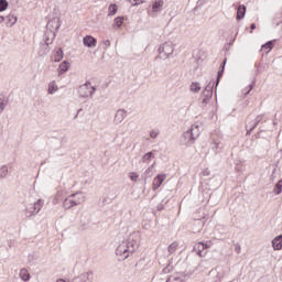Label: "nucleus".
<instances>
[{"label": "nucleus", "mask_w": 282, "mask_h": 282, "mask_svg": "<svg viewBox=\"0 0 282 282\" xmlns=\"http://www.w3.org/2000/svg\"><path fill=\"white\" fill-rule=\"evenodd\" d=\"M138 248H140V236L132 234L117 247L116 254L122 260L129 259Z\"/></svg>", "instance_id": "1"}, {"label": "nucleus", "mask_w": 282, "mask_h": 282, "mask_svg": "<svg viewBox=\"0 0 282 282\" xmlns=\"http://www.w3.org/2000/svg\"><path fill=\"white\" fill-rule=\"evenodd\" d=\"M200 134L202 130H199V126L192 124L191 128L181 135V147H193Z\"/></svg>", "instance_id": "2"}, {"label": "nucleus", "mask_w": 282, "mask_h": 282, "mask_svg": "<svg viewBox=\"0 0 282 282\" xmlns=\"http://www.w3.org/2000/svg\"><path fill=\"white\" fill-rule=\"evenodd\" d=\"M43 199H37L35 203H31L25 207V215L30 219V217H34V215H39L41 213V208H43Z\"/></svg>", "instance_id": "3"}, {"label": "nucleus", "mask_w": 282, "mask_h": 282, "mask_svg": "<svg viewBox=\"0 0 282 282\" xmlns=\"http://www.w3.org/2000/svg\"><path fill=\"white\" fill-rule=\"evenodd\" d=\"M173 52H175V46L171 42H165L159 47V56L163 58V61H166V58L173 55Z\"/></svg>", "instance_id": "4"}, {"label": "nucleus", "mask_w": 282, "mask_h": 282, "mask_svg": "<svg viewBox=\"0 0 282 282\" xmlns=\"http://www.w3.org/2000/svg\"><path fill=\"white\" fill-rule=\"evenodd\" d=\"M79 98H91L96 94V87L90 82H86L78 89Z\"/></svg>", "instance_id": "5"}, {"label": "nucleus", "mask_w": 282, "mask_h": 282, "mask_svg": "<svg viewBox=\"0 0 282 282\" xmlns=\"http://www.w3.org/2000/svg\"><path fill=\"white\" fill-rule=\"evenodd\" d=\"M263 116L264 115H258L254 119L248 117L246 120V131H247V135H250V133H252V130L256 127H259L260 122H263Z\"/></svg>", "instance_id": "6"}, {"label": "nucleus", "mask_w": 282, "mask_h": 282, "mask_svg": "<svg viewBox=\"0 0 282 282\" xmlns=\"http://www.w3.org/2000/svg\"><path fill=\"white\" fill-rule=\"evenodd\" d=\"M210 246H213L212 242H197L194 246V250L196 251V253L198 254V257H206V252H204V250H208V248H210Z\"/></svg>", "instance_id": "7"}, {"label": "nucleus", "mask_w": 282, "mask_h": 282, "mask_svg": "<svg viewBox=\"0 0 282 282\" xmlns=\"http://www.w3.org/2000/svg\"><path fill=\"white\" fill-rule=\"evenodd\" d=\"M70 282H94V271H88L75 276Z\"/></svg>", "instance_id": "8"}, {"label": "nucleus", "mask_w": 282, "mask_h": 282, "mask_svg": "<svg viewBox=\"0 0 282 282\" xmlns=\"http://www.w3.org/2000/svg\"><path fill=\"white\" fill-rule=\"evenodd\" d=\"M61 29V19L54 18L50 20L46 24V31L52 30L53 32H58Z\"/></svg>", "instance_id": "9"}, {"label": "nucleus", "mask_w": 282, "mask_h": 282, "mask_svg": "<svg viewBox=\"0 0 282 282\" xmlns=\"http://www.w3.org/2000/svg\"><path fill=\"white\" fill-rule=\"evenodd\" d=\"M54 39H56V32H54L53 30L45 31L42 43L46 45H52L54 43Z\"/></svg>", "instance_id": "10"}, {"label": "nucleus", "mask_w": 282, "mask_h": 282, "mask_svg": "<svg viewBox=\"0 0 282 282\" xmlns=\"http://www.w3.org/2000/svg\"><path fill=\"white\" fill-rule=\"evenodd\" d=\"M64 56L65 54L63 53V48L56 47L51 55V61H53L54 63H61Z\"/></svg>", "instance_id": "11"}, {"label": "nucleus", "mask_w": 282, "mask_h": 282, "mask_svg": "<svg viewBox=\"0 0 282 282\" xmlns=\"http://www.w3.org/2000/svg\"><path fill=\"white\" fill-rule=\"evenodd\" d=\"M83 44L85 47H96V45H98V40L91 35H86L83 37Z\"/></svg>", "instance_id": "12"}, {"label": "nucleus", "mask_w": 282, "mask_h": 282, "mask_svg": "<svg viewBox=\"0 0 282 282\" xmlns=\"http://www.w3.org/2000/svg\"><path fill=\"white\" fill-rule=\"evenodd\" d=\"M213 89H215V82H209L208 85L203 90L202 97L203 98H209L212 100Z\"/></svg>", "instance_id": "13"}, {"label": "nucleus", "mask_w": 282, "mask_h": 282, "mask_svg": "<svg viewBox=\"0 0 282 282\" xmlns=\"http://www.w3.org/2000/svg\"><path fill=\"white\" fill-rule=\"evenodd\" d=\"M124 118H127V110L124 109H118L115 115L113 122L116 124H120L124 121Z\"/></svg>", "instance_id": "14"}, {"label": "nucleus", "mask_w": 282, "mask_h": 282, "mask_svg": "<svg viewBox=\"0 0 282 282\" xmlns=\"http://www.w3.org/2000/svg\"><path fill=\"white\" fill-rule=\"evenodd\" d=\"M70 197L75 202V206H80V204H84L85 202V194L83 192L70 194Z\"/></svg>", "instance_id": "15"}, {"label": "nucleus", "mask_w": 282, "mask_h": 282, "mask_svg": "<svg viewBox=\"0 0 282 282\" xmlns=\"http://www.w3.org/2000/svg\"><path fill=\"white\" fill-rule=\"evenodd\" d=\"M164 180H166L165 174H159L158 176H155L153 180V191H158V188L162 186Z\"/></svg>", "instance_id": "16"}, {"label": "nucleus", "mask_w": 282, "mask_h": 282, "mask_svg": "<svg viewBox=\"0 0 282 282\" xmlns=\"http://www.w3.org/2000/svg\"><path fill=\"white\" fill-rule=\"evenodd\" d=\"M69 67H72V64H69V62L67 61L62 62L57 68L58 76H63V74L68 72Z\"/></svg>", "instance_id": "17"}, {"label": "nucleus", "mask_w": 282, "mask_h": 282, "mask_svg": "<svg viewBox=\"0 0 282 282\" xmlns=\"http://www.w3.org/2000/svg\"><path fill=\"white\" fill-rule=\"evenodd\" d=\"M164 9V0H154L152 3V12L158 13L162 12Z\"/></svg>", "instance_id": "18"}, {"label": "nucleus", "mask_w": 282, "mask_h": 282, "mask_svg": "<svg viewBox=\"0 0 282 282\" xmlns=\"http://www.w3.org/2000/svg\"><path fill=\"white\" fill-rule=\"evenodd\" d=\"M50 44H45L43 42L40 43V50L37 52L39 56L43 57V56H47V54H50Z\"/></svg>", "instance_id": "19"}, {"label": "nucleus", "mask_w": 282, "mask_h": 282, "mask_svg": "<svg viewBox=\"0 0 282 282\" xmlns=\"http://www.w3.org/2000/svg\"><path fill=\"white\" fill-rule=\"evenodd\" d=\"M74 206H76V203L70 195L64 199L63 207L65 208V210H69V208H74Z\"/></svg>", "instance_id": "20"}, {"label": "nucleus", "mask_w": 282, "mask_h": 282, "mask_svg": "<svg viewBox=\"0 0 282 282\" xmlns=\"http://www.w3.org/2000/svg\"><path fill=\"white\" fill-rule=\"evenodd\" d=\"M272 247H273V250H281L282 249V235L275 237L272 240Z\"/></svg>", "instance_id": "21"}, {"label": "nucleus", "mask_w": 282, "mask_h": 282, "mask_svg": "<svg viewBox=\"0 0 282 282\" xmlns=\"http://www.w3.org/2000/svg\"><path fill=\"white\" fill-rule=\"evenodd\" d=\"M227 61H228L227 58L224 59L223 64L220 65V68L218 70V73H217L216 87L219 85V80L221 79V76H224V69H226V62Z\"/></svg>", "instance_id": "22"}, {"label": "nucleus", "mask_w": 282, "mask_h": 282, "mask_svg": "<svg viewBox=\"0 0 282 282\" xmlns=\"http://www.w3.org/2000/svg\"><path fill=\"white\" fill-rule=\"evenodd\" d=\"M124 23V17H117L115 20H113V24H112V28L115 30H120V28H122V24Z\"/></svg>", "instance_id": "23"}, {"label": "nucleus", "mask_w": 282, "mask_h": 282, "mask_svg": "<svg viewBox=\"0 0 282 282\" xmlns=\"http://www.w3.org/2000/svg\"><path fill=\"white\" fill-rule=\"evenodd\" d=\"M20 279L24 282L30 281L31 275H30V271H28V269L23 268L20 270Z\"/></svg>", "instance_id": "24"}, {"label": "nucleus", "mask_w": 282, "mask_h": 282, "mask_svg": "<svg viewBox=\"0 0 282 282\" xmlns=\"http://www.w3.org/2000/svg\"><path fill=\"white\" fill-rule=\"evenodd\" d=\"M4 21H7V25H10V28H12V25L17 23L18 18L14 14H9L4 17Z\"/></svg>", "instance_id": "25"}, {"label": "nucleus", "mask_w": 282, "mask_h": 282, "mask_svg": "<svg viewBox=\"0 0 282 282\" xmlns=\"http://www.w3.org/2000/svg\"><path fill=\"white\" fill-rule=\"evenodd\" d=\"M246 17V6L240 4L237 10V20L241 21Z\"/></svg>", "instance_id": "26"}, {"label": "nucleus", "mask_w": 282, "mask_h": 282, "mask_svg": "<svg viewBox=\"0 0 282 282\" xmlns=\"http://www.w3.org/2000/svg\"><path fill=\"white\" fill-rule=\"evenodd\" d=\"M118 14V4L111 3L108 7V17H116Z\"/></svg>", "instance_id": "27"}, {"label": "nucleus", "mask_w": 282, "mask_h": 282, "mask_svg": "<svg viewBox=\"0 0 282 282\" xmlns=\"http://www.w3.org/2000/svg\"><path fill=\"white\" fill-rule=\"evenodd\" d=\"M153 158H155V154H153V152H148L142 156L141 162L149 164Z\"/></svg>", "instance_id": "28"}, {"label": "nucleus", "mask_w": 282, "mask_h": 282, "mask_svg": "<svg viewBox=\"0 0 282 282\" xmlns=\"http://www.w3.org/2000/svg\"><path fill=\"white\" fill-rule=\"evenodd\" d=\"M153 166L155 165L152 164L145 170V172L142 175L143 180H149V177H153Z\"/></svg>", "instance_id": "29"}, {"label": "nucleus", "mask_w": 282, "mask_h": 282, "mask_svg": "<svg viewBox=\"0 0 282 282\" xmlns=\"http://www.w3.org/2000/svg\"><path fill=\"white\" fill-rule=\"evenodd\" d=\"M58 90V85H56V82L53 80L48 84V94L54 95Z\"/></svg>", "instance_id": "30"}, {"label": "nucleus", "mask_w": 282, "mask_h": 282, "mask_svg": "<svg viewBox=\"0 0 282 282\" xmlns=\"http://www.w3.org/2000/svg\"><path fill=\"white\" fill-rule=\"evenodd\" d=\"M191 91H193L194 94H199V91H202V86L199 85V83L193 82L191 84Z\"/></svg>", "instance_id": "31"}, {"label": "nucleus", "mask_w": 282, "mask_h": 282, "mask_svg": "<svg viewBox=\"0 0 282 282\" xmlns=\"http://www.w3.org/2000/svg\"><path fill=\"white\" fill-rule=\"evenodd\" d=\"M177 248H180V243L177 241L172 242L169 247H167V251L170 254L175 253V251L177 250Z\"/></svg>", "instance_id": "32"}, {"label": "nucleus", "mask_w": 282, "mask_h": 282, "mask_svg": "<svg viewBox=\"0 0 282 282\" xmlns=\"http://www.w3.org/2000/svg\"><path fill=\"white\" fill-rule=\"evenodd\" d=\"M262 50H267V54H268V52H272V50H274V40L269 41L265 44H263Z\"/></svg>", "instance_id": "33"}, {"label": "nucleus", "mask_w": 282, "mask_h": 282, "mask_svg": "<svg viewBox=\"0 0 282 282\" xmlns=\"http://www.w3.org/2000/svg\"><path fill=\"white\" fill-rule=\"evenodd\" d=\"M8 177V165H2L0 167V180H6Z\"/></svg>", "instance_id": "34"}, {"label": "nucleus", "mask_w": 282, "mask_h": 282, "mask_svg": "<svg viewBox=\"0 0 282 282\" xmlns=\"http://www.w3.org/2000/svg\"><path fill=\"white\" fill-rule=\"evenodd\" d=\"M273 193H274L275 195H281V194H282V180H280V181L275 184V186H274V188H273Z\"/></svg>", "instance_id": "35"}, {"label": "nucleus", "mask_w": 282, "mask_h": 282, "mask_svg": "<svg viewBox=\"0 0 282 282\" xmlns=\"http://www.w3.org/2000/svg\"><path fill=\"white\" fill-rule=\"evenodd\" d=\"M6 107H8V99H6V97H0V115L3 113Z\"/></svg>", "instance_id": "36"}, {"label": "nucleus", "mask_w": 282, "mask_h": 282, "mask_svg": "<svg viewBox=\"0 0 282 282\" xmlns=\"http://www.w3.org/2000/svg\"><path fill=\"white\" fill-rule=\"evenodd\" d=\"M8 10V0H0V12Z\"/></svg>", "instance_id": "37"}, {"label": "nucleus", "mask_w": 282, "mask_h": 282, "mask_svg": "<svg viewBox=\"0 0 282 282\" xmlns=\"http://www.w3.org/2000/svg\"><path fill=\"white\" fill-rule=\"evenodd\" d=\"M129 177L131 182H138V178L140 177V175L138 174V172H131Z\"/></svg>", "instance_id": "38"}, {"label": "nucleus", "mask_w": 282, "mask_h": 282, "mask_svg": "<svg viewBox=\"0 0 282 282\" xmlns=\"http://www.w3.org/2000/svg\"><path fill=\"white\" fill-rule=\"evenodd\" d=\"M158 135H160L159 129H154L150 132V138H152L153 140H155V138H158Z\"/></svg>", "instance_id": "39"}, {"label": "nucleus", "mask_w": 282, "mask_h": 282, "mask_svg": "<svg viewBox=\"0 0 282 282\" xmlns=\"http://www.w3.org/2000/svg\"><path fill=\"white\" fill-rule=\"evenodd\" d=\"M202 100V107H206V105H208L210 102V98L208 97H200Z\"/></svg>", "instance_id": "40"}, {"label": "nucleus", "mask_w": 282, "mask_h": 282, "mask_svg": "<svg viewBox=\"0 0 282 282\" xmlns=\"http://www.w3.org/2000/svg\"><path fill=\"white\" fill-rule=\"evenodd\" d=\"M212 150L214 151L215 155H217V153H219V143H213Z\"/></svg>", "instance_id": "41"}, {"label": "nucleus", "mask_w": 282, "mask_h": 282, "mask_svg": "<svg viewBox=\"0 0 282 282\" xmlns=\"http://www.w3.org/2000/svg\"><path fill=\"white\" fill-rule=\"evenodd\" d=\"M129 3H132V6H141V3H144V0H128Z\"/></svg>", "instance_id": "42"}, {"label": "nucleus", "mask_w": 282, "mask_h": 282, "mask_svg": "<svg viewBox=\"0 0 282 282\" xmlns=\"http://www.w3.org/2000/svg\"><path fill=\"white\" fill-rule=\"evenodd\" d=\"M173 271V267H171V264H167L164 269H163V274H169L170 272Z\"/></svg>", "instance_id": "43"}, {"label": "nucleus", "mask_w": 282, "mask_h": 282, "mask_svg": "<svg viewBox=\"0 0 282 282\" xmlns=\"http://www.w3.org/2000/svg\"><path fill=\"white\" fill-rule=\"evenodd\" d=\"M104 50H107L108 47H111V42L109 40L104 41Z\"/></svg>", "instance_id": "44"}, {"label": "nucleus", "mask_w": 282, "mask_h": 282, "mask_svg": "<svg viewBox=\"0 0 282 282\" xmlns=\"http://www.w3.org/2000/svg\"><path fill=\"white\" fill-rule=\"evenodd\" d=\"M251 89H254V82L248 86V90L245 91V96H248V94H250Z\"/></svg>", "instance_id": "45"}, {"label": "nucleus", "mask_w": 282, "mask_h": 282, "mask_svg": "<svg viewBox=\"0 0 282 282\" xmlns=\"http://www.w3.org/2000/svg\"><path fill=\"white\" fill-rule=\"evenodd\" d=\"M235 251L237 252V254L241 253V246L239 243L235 246Z\"/></svg>", "instance_id": "46"}, {"label": "nucleus", "mask_w": 282, "mask_h": 282, "mask_svg": "<svg viewBox=\"0 0 282 282\" xmlns=\"http://www.w3.org/2000/svg\"><path fill=\"white\" fill-rule=\"evenodd\" d=\"M203 175H205V176L210 175V170L205 169V170L203 171Z\"/></svg>", "instance_id": "47"}, {"label": "nucleus", "mask_w": 282, "mask_h": 282, "mask_svg": "<svg viewBox=\"0 0 282 282\" xmlns=\"http://www.w3.org/2000/svg\"><path fill=\"white\" fill-rule=\"evenodd\" d=\"M250 33L252 34V30H257V24H254V23H252L251 25H250Z\"/></svg>", "instance_id": "48"}, {"label": "nucleus", "mask_w": 282, "mask_h": 282, "mask_svg": "<svg viewBox=\"0 0 282 282\" xmlns=\"http://www.w3.org/2000/svg\"><path fill=\"white\" fill-rule=\"evenodd\" d=\"M6 21V17L0 15V24Z\"/></svg>", "instance_id": "49"}, {"label": "nucleus", "mask_w": 282, "mask_h": 282, "mask_svg": "<svg viewBox=\"0 0 282 282\" xmlns=\"http://www.w3.org/2000/svg\"><path fill=\"white\" fill-rule=\"evenodd\" d=\"M174 281L180 282V278H174ZM166 282H171V279H169Z\"/></svg>", "instance_id": "50"}, {"label": "nucleus", "mask_w": 282, "mask_h": 282, "mask_svg": "<svg viewBox=\"0 0 282 282\" xmlns=\"http://www.w3.org/2000/svg\"><path fill=\"white\" fill-rule=\"evenodd\" d=\"M164 208L162 205L158 207V210H162Z\"/></svg>", "instance_id": "51"}, {"label": "nucleus", "mask_w": 282, "mask_h": 282, "mask_svg": "<svg viewBox=\"0 0 282 282\" xmlns=\"http://www.w3.org/2000/svg\"><path fill=\"white\" fill-rule=\"evenodd\" d=\"M56 282H65V280H63V279H59V280H57Z\"/></svg>", "instance_id": "52"}, {"label": "nucleus", "mask_w": 282, "mask_h": 282, "mask_svg": "<svg viewBox=\"0 0 282 282\" xmlns=\"http://www.w3.org/2000/svg\"><path fill=\"white\" fill-rule=\"evenodd\" d=\"M80 111H82L80 109L77 111V116H78V113H80Z\"/></svg>", "instance_id": "53"}]
</instances>
